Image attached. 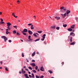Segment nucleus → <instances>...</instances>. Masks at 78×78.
Wrapping results in <instances>:
<instances>
[{
	"label": "nucleus",
	"instance_id": "57",
	"mask_svg": "<svg viewBox=\"0 0 78 78\" xmlns=\"http://www.w3.org/2000/svg\"><path fill=\"white\" fill-rule=\"evenodd\" d=\"M2 12H0V15H2Z\"/></svg>",
	"mask_w": 78,
	"mask_h": 78
},
{
	"label": "nucleus",
	"instance_id": "28",
	"mask_svg": "<svg viewBox=\"0 0 78 78\" xmlns=\"http://www.w3.org/2000/svg\"><path fill=\"white\" fill-rule=\"evenodd\" d=\"M36 78H39L40 77V76H39L38 75H36Z\"/></svg>",
	"mask_w": 78,
	"mask_h": 78
},
{
	"label": "nucleus",
	"instance_id": "26",
	"mask_svg": "<svg viewBox=\"0 0 78 78\" xmlns=\"http://www.w3.org/2000/svg\"><path fill=\"white\" fill-rule=\"evenodd\" d=\"M63 27H67V24H65V25H63Z\"/></svg>",
	"mask_w": 78,
	"mask_h": 78
},
{
	"label": "nucleus",
	"instance_id": "46",
	"mask_svg": "<svg viewBox=\"0 0 78 78\" xmlns=\"http://www.w3.org/2000/svg\"><path fill=\"white\" fill-rule=\"evenodd\" d=\"M15 15V14L14 13H12V16H14Z\"/></svg>",
	"mask_w": 78,
	"mask_h": 78
},
{
	"label": "nucleus",
	"instance_id": "19",
	"mask_svg": "<svg viewBox=\"0 0 78 78\" xmlns=\"http://www.w3.org/2000/svg\"><path fill=\"white\" fill-rule=\"evenodd\" d=\"M22 33L23 35H24L25 36H26V35H27V34H26V33H24V32H22Z\"/></svg>",
	"mask_w": 78,
	"mask_h": 78
},
{
	"label": "nucleus",
	"instance_id": "8",
	"mask_svg": "<svg viewBox=\"0 0 78 78\" xmlns=\"http://www.w3.org/2000/svg\"><path fill=\"white\" fill-rule=\"evenodd\" d=\"M30 65L32 66V67H35V66H36V65L34 63L30 64Z\"/></svg>",
	"mask_w": 78,
	"mask_h": 78
},
{
	"label": "nucleus",
	"instance_id": "18",
	"mask_svg": "<svg viewBox=\"0 0 78 78\" xmlns=\"http://www.w3.org/2000/svg\"><path fill=\"white\" fill-rule=\"evenodd\" d=\"M72 39H73L72 37H70V42H72Z\"/></svg>",
	"mask_w": 78,
	"mask_h": 78
},
{
	"label": "nucleus",
	"instance_id": "6",
	"mask_svg": "<svg viewBox=\"0 0 78 78\" xmlns=\"http://www.w3.org/2000/svg\"><path fill=\"white\" fill-rule=\"evenodd\" d=\"M28 33H29V34H30V35L33 34V32L31 31V30H28Z\"/></svg>",
	"mask_w": 78,
	"mask_h": 78
},
{
	"label": "nucleus",
	"instance_id": "39",
	"mask_svg": "<svg viewBox=\"0 0 78 78\" xmlns=\"http://www.w3.org/2000/svg\"><path fill=\"white\" fill-rule=\"evenodd\" d=\"M31 37V36H28V39H30V38Z\"/></svg>",
	"mask_w": 78,
	"mask_h": 78
},
{
	"label": "nucleus",
	"instance_id": "13",
	"mask_svg": "<svg viewBox=\"0 0 78 78\" xmlns=\"http://www.w3.org/2000/svg\"><path fill=\"white\" fill-rule=\"evenodd\" d=\"M30 28L31 30H34V27H33V25H31Z\"/></svg>",
	"mask_w": 78,
	"mask_h": 78
},
{
	"label": "nucleus",
	"instance_id": "21",
	"mask_svg": "<svg viewBox=\"0 0 78 78\" xmlns=\"http://www.w3.org/2000/svg\"><path fill=\"white\" fill-rule=\"evenodd\" d=\"M5 24V22H1L0 23V24H1L2 25V24Z\"/></svg>",
	"mask_w": 78,
	"mask_h": 78
},
{
	"label": "nucleus",
	"instance_id": "14",
	"mask_svg": "<svg viewBox=\"0 0 78 78\" xmlns=\"http://www.w3.org/2000/svg\"><path fill=\"white\" fill-rule=\"evenodd\" d=\"M68 31H72V29L70 28H69L68 29Z\"/></svg>",
	"mask_w": 78,
	"mask_h": 78
},
{
	"label": "nucleus",
	"instance_id": "5",
	"mask_svg": "<svg viewBox=\"0 0 78 78\" xmlns=\"http://www.w3.org/2000/svg\"><path fill=\"white\" fill-rule=\"evenodd\" d=\"M6 24L7 25V27H9V26H11V23H10L9 22L7 23Z\"/></svg>",
	"mask_w": 78,
	"mask_h": 78
},
{
	"label": "nucleus",
	"instance_id": "12",
	"mask_svg": "<svg viewBox=\"0 0 78 78\" xmlns=\"http://www.w3.org/2000/svg\"><path fill=\"white\" fill-rule=\"evenodd\" d=\"M60 18L59 17L56 16L55 17V18L57 20H59V19H60Z\"/></svg>",
	"mask_w": 78,
	"mask_h": 78
},
{
	"label": "nucleus",
	"instance_id": "4",
	"mask_svg": "<svg viewBox=\"0 0 78 78\" xmlns=\"http://www.w3.org/2000/svg\"><path fill=\"white\" fill-rule=\"evenodd\" d=\"M40 70L42 72H43L44 71V67L43 66H41L40 69Z\"/></svg>",
	"mask_w": 78,
	"mask_h": 78
},
{
	"label": "nucleus",
	"instance_id": "43",
	"mask_svg": "<svg viewBox=\"0 0 78 78\" xmlns=\"http://www.w3.org/2000/svg\"><path fill=\"white\" fill-rule=\"evenodd\" d=\"M7 28H8V29H9L8 30H11V28H9V27H7Z\"/></svg>",
	"mask_w": 78,
	"mask_h": 78
},
{
	"label": "nucleus",
	"instance_id": "22",
	"mask_svg": "<svg viewBox=\"0 0 78 78\" xmlns=\"http://www.w3.org/2000/svg\"><path fill=\"white\" fill-rule=\"evenodd\" d=\"M48 72L50 73H53V72L51 71V70H48Z\"/></svg>",
	"mask_w": 78,
	"mask_h": 78
},
{
	"label": "nucleus",
	"instance_id": "16",
	"mask_svg": "<svg viewBox=\"0 0 78 78\" xmlns=\"http://www.w3.org/2000/svg\"><path fill=\"white\" fill-rule=\"evenodd\" d=\"M51 28H53V29H55V26H51Z\"/></svg>",
	"mask_w": 78,
	"mask_h": 78
},
{
	"label": "nucleus",
	"instance_id": "33",
	"mask_svg": "<svg viewBox=\"0 0 78 78\" xmlns=\"http://www.w3.org/2000/svg\"><path fill=\"white\" fill-rule=\"evenodd\" d=\"M20 3V2L19 1V0H18L17 1V3H18V4H19Z\"/></svg>",
	"mask_w": 78,
	"mask_h": 78
},
{
	"label": "nucleus",
	"instance_id": "17",
	"mask_svg": "<svg viewBox=\"0 0 78 78\" xmlns=\"http://www.w3.org/2000/svg\"><path fill=\"white\" fill-rule=\"evenodd\" d=\"M34 55H35V51L32 54V56H34Z\"/></svg>",
	"mask_w": 78,
	"mask_h": 78
},
{
	"label": "nucleus",
	"instance_id": "2",
	"mask_svg": "<svg viewBox=\"0 0 78 78\" xmlns=\"http://www.w3.org/2000/svg\"><path fill=\"white\" fill-rule=\"evenodd\" d=\"M61 16H62V18L64 19V18H65V17L66 16V13H65L64 15L63 14H61Z\"/></svg>",
	"mask_w": 78,
	"mask_h": 78
},
{
	"label": "nucleus",
	"instance_id": "10",
	"mask_svg": "<svg viewBox=\"0 0 78 78\" xmlns=\"http://www.w3.org/2000/svg\"><path fill=\"white\" fill-rule=\"evenodd\" d=\"M21 72H22V73H23V74H24V73H25V71H23V69H22Z\"/></svg>",
	"mask_w": 78,
	"mask_h": 78
},
{
	"label": "nucleus",
	"instance_id": "54",
	"mask_svg": "<svg viewBox=\"0 0 78 78\" xmlns=\"http://www.w3.org/2000/svg\"><path fill=\"white\" fill-rule=\"evenodd\" d=\"M28 73L29 74H31V72L30 71H28Z\"/></svg>",
	"mask_w": 78,
	"mask_h": 78
},
{
	"label": "nucleus",
	"instance_id": "64",
	"mask_svg": "<svg viewBox=\"0 0 78 78\" xmlns=\"http://www.w3.org/2000/svg\"><path fill=\"white\" fill-rule=\"evenodd\" d=\"M23 68H24V69H25L26 68V66H24L23 67Z\"/></svg>",
	"mask_w": 78,
	"mask_h": 78
},
{
	"label": "nucleus",
	"instance_id": "35",
	"mask_svg": "<svg viewBox=\"0 0 78 78\" xmlns=\"http://www.w3.org/2000/svg\"><path fill=\"white\" fill-rule=\"evenodd\" d=\"M33 35L34 36H35V37H37V35H36V34H34Z\"/></svg>",
	"mask_w": 78,
	"mask_h": 78
},
{
	"label": "nucleus",
	"instance_id": "23",
	"mask_svg": "<svg viewBox=\"0 0 78 78\" xmlns=\"http://www.w3.org/2000/svg\"><path fill=\"white\" fill-rule=\"evenodd\" d=\"M35 70H36L38 69V67L37 66H36L35 67Z\"/></svg>",
	"mask_w": 78,
	"mask_h": 78
},
{
	"label": "nucleus",
	"instance_id": "27",
	"mask_svg": "<svg viewBox=\"0 0 78 78\" xmlns=\"http://www.w3.org/2000/svg\"><path fill=\"white\" fill-rule=\"evenodd\" d=\"M37 33H42V31H37Z\"/></svg>",
	"mask_w": 78,
	"mask_h": 78
},
{
	"label": "nucleus",
	"instance_id": "55",
	"mask_svg": "<svg viewBox=\"0 0 78 78\" xmlns=\"http://www.w3.org/2000/svg\"><path fill=\"white\" fill-rule=\"evenodd\" d=\"M63 10H64V11H66V9L65 8V9H63Z\"/></svg>",
	"mask_w": 78,
	"mask_h": 78
},
{
	"label": "nucleus",
	"instance_id": "53",
	"mask_svg": "<svg viewBox=\"0 0 78 78\" xmlns=\"http://www.w3.org/2000/svg\"><path fill=\"white\" fill-rule=\"evenodd\" d=\"M6 33L7 34H8L9 33V32H6Z\"/></svg>",
	"mask_w": 78,
	"mask_h": 78
},
{
	"label": "nucleus",
	"instance_id": "31",
	"mask_svg": "<svg viewBox=\"0 0 78 78\" xmlns=\"http://www.w3.org/2000/svg\"><path fill=\"white\" fill-rule=\"evenodd\" d=\"M32 75V78H34V74L33 73L31 74Z\"/></svg>",
	"mask_w": 78,
	"mask_h": 78
},
{
	"label": "nucleus",
	"instance_id": "60",
	"mask_svg": "<svg viewBox=\"0 0 78 78\" xmlns=\"http://www.w3.org/2000/svg\"><path fill=\"white\" fill-rule=\"evenodd\" d=\"M25 70H27V71H28V69H27L25 68Z\"/></svg>",
	"mask_w": 78,
	"mask_h": 78
},
{
	"label": "nucleus",
	"instance_id": "42",
	"mask_svg": "<svg viewBox=\"0 0 78 78\" xmlns=\"http://www.w3.org/2000/svg\"><path fill=\"white\" fill-rule=\"evenodd\" d=\"M17 35H20V34L19 33L17 32L16 33Z\"/></svg>",
	"mask_w": 78,
	"mask_h": 78
},
{
	"label": "nucleus",
	"instance_id": "15",
	"mask_svg": "<svg viewBox=\"0 0 78 78\" xmlns=\"http://www.w3.org/2000/svg\"><path fill=\"white\" fill-rule=\"evenodd\" d=\"M75 25H73L71 26V28H74V27H75Z\"/></svg>",
	"mask_w": 78,
	"mask_h": 78
},
{
	"label": "nucleus",
	"instance_id": "29",
	"mask_svg": "<svg viewBox=\"0 0 78 78\" xmlns=\"http://www.w3.org/2000/svg\"><path fill=\"white\" fill-rule=\"evenodd\" d=\"M56 29H57L58 30H59V27H57L56 28Z\"/></svg>",
	"mask_w": 78,
	"mask_h": 78
},
{
	"label": "nucleus",
	"instance_id": "45",
	"mask_svg": "<svg viewBox=\"0 0 78 78\" xmlns=\"http://www.w3.org/2000/svg\"><path fill=\"white\" fill-rule=\"evenodd\" d=\"M29 77H30V78H32V76H31V75H29Z\"/></svg>",
	"mask_w": 78,
	"mask_h": 78
},
{
	"label": "nucleus",
	"instance_id": "50",
	"mask_svg": "<svg viewBox=\"0 0 78 78\" xmlns=\"http://www.w3.org/2000/svg\"><path fill=\"white\" fill-rule=\"evenodd\" d=\"M32 62H35V60H32Z\"/></svg>",
	"mask_w": 78,
	"mask_h": 78
},
{
	"label": "nucleus",
	"instance_id": "40",
	"mask_svg": "<svg viewBox=\"0 0 78 78\" xmlns=\"http://www.w3.org/2000/svg\"><path fill=\"white\" fill-rule=\"evenodd\" d=\"M32 25V23H30L28 24L27 25H29V26H30V25Z\"/></svg>",
	"mask_w": 78,
	"mask_h": 78
},
{
	"label": "nucleus",
	"instance_id": "48",
	"mask_svg": "<svg viewBox=\"0 0 78 78\" xmlns=\"http://www.w3.org/2000/svg\"><path fill=\"white\" fill-rule=\"evenodd\" d=\"M64 62H62V65H64Z\"/></svg>",
	"mask_w": 78,
	"mask_h": 78
},
{
	"label": "nucleus",
	"instance_id": "52",
	"mask_svg": "<svg viewBox=\"0 0 78 78\" xmlns=\"http://www.w3.org/2000/svg\"><path fill=\"white\" fill-rule=\"evenodd\" d=\"M1 20L2 21V22H3V19L2 18L1 19Z\"/></svg>",
	"mask_w": 78,
	"mask_h": 78
},
{
	"label": "nucleus",
	"instance_id": "41",
	"mask_svg": "<svg viewBox=\"0 0 78 78\" xmlns=\"http://www.w3.org/2000/svg\"><path fill=\"white\" fill-rule=\"evenodd\" d=\"M44 78V76H40V78Z\"/></svg>",
	"mask_w": 78,
	"mask_h": 78
},
{
	"label": "nucleus",
	"instance_id": "30",
	"mask_svg": "<svg viewBox=\"0 0 78 78\" xmlns=\"http://www.w3.org/2000/svg\"><path fill=\"white\" fill-rule=\"evenodd\" d=\"M45 37H43V39H41V41H44V39H45Z\"/></svg>",
	"mask_w": 78,
	"mask_h": 78
},
{
	"label": "nucleus",
	"instance_id": "11",
	"mask_svg": "<svg viewBox=\"0 0 78 78\" xmlns=\"http://www.w3.org/2000/svg\"><path fill=\"white\" fill-rule=\"evenodd\" d=\"M75 42H73L70 44V45H75Z\"/></svg>",
	"mask_w": 78,
	"mask_h": 78
},
{
	"label": "nucleus",
	"instance_id": "61",
	"mask_svg": "<svg viewBox=\"0 0 78 78\" xmlns=\"http://www.w3.org/2000/svg\"><path fill=\"white\" fill-rule=\"evenodd\" d=\"M37 54L38 55H39V52H37Z\"/></svg>",
	"mask_w": 78,
	"mask_h": 78
},
{
	"label": "nucleus",
	"instance_id": "38",
	"mask_svg": "<svg viewBox=\"0 0 78 78\" xmlns=\"http://www.w3.org/2000/svg\"><path fill=\"white\" fill-rule=\"evenodd\" d=\"M13 27H14V28H15L16 29H17V26H13Z\"/></svg>",
	"mask_w": 78,
	"mask_h": 78
},
{
	"label": "nucleus",
	"instance_id": "58",
	"mask_svg": "<svg viewBox=\"0 0 78 78\" xmlns=\"http://www.w3.org/2000/svg\"><path fill=\"white\" fill-rule=\"evenodd\" d=\"M35 34H37V35H38V36H39V34H38V33H36Z\"/></svg>",
	"mask_w": 78,
	"mask_h": 78
},
{
	"label": "nucleus",
	"instance_id": "9",
	"mask_svg": "<svg viewBox=\"0 0 78 78\" xmlns=\"http://www.w3.org/2000/svg\"><path fill=\"white\" fill-rule=\"evenodd\" d=\"M70 11L68 10H67L66 12V14H69V13H70Z\"/></svg>",
	"mask_w": 78,
	"mask_h": 78
},
{
	"label": "nucleus",
	"instance_id": "3",
	"mask_svg": "<svg viewBox=\"0 0 78 78\" xmlns=\"http://www.w3.org/2000/svg\"><path fill=\"white\" fill-rule=\"evenodd\" d=\"M22 32H24L25 33H27V32H28V30H27V29H24L23 31H22Z\"/></svg>",
	"mask_w": 78,
	"mask_h": 78
},
{
	"label": "nucleus",
	"instance_id": "59",
	"mask_svg": "<svg viewBox=\"0 0 78 78\" xmlns=\"http://www.w3.org/2000/svg\"><path fill=\"white\" fill-rule=\"evenodd\" d=\"M76 20H78V17H76Z\"/></svg>",
	"mask_w": 78,
	"mask_h": 78
},
{
	"label": "nucleus",
	"instance_id": "34",
	"mask_svg": "<svg viewBox=\"0 0 78 78\" xmlns=\"http://www.w3.org/2000/svg\"><path fill=\"white\" fill-rule=\"evenodd\" d=\"M64 7H60V9H64Z\"/></svg>",
	"mask_w": 78,
	"mask_h": 78
},
{
	"label": "nucleus",
	"instance_id": "20",
	"mask_svg": "<svg viewBox=\"0 0 78 78\" xmlns=\"http://www.w3.org/2000/svg\"><path fill=\"white\" fill-rule=\"evenodd\" d=\"M40 40V38H38V39H37L35 41V42H36L37 41H39V40Z\"/></svg>",
	"mask_w": 78,
	"mask_h": 78
},
{
	"label": "nucleus",
	"instance_id": "63",
	"mask_svg": "<svg viewBox=\"0 0 78 78\" xmlns=\"http://www.w3.org/2000/svg\"><path fill=\"white\" fill-rule=\"evenodd\" d=\"M19 73H20V74H21V71H20Z\"/></svg>",
	"mask_w": 78,
	"mask_h": 78
},
{
	"label": "nucleus",
	"instance_id": "49",
	"mask_svg": "<svg viewBox=\"0 0 78 78\" xmlns=\"http://www.w3.org/2000/svg\"><path fill=\"white\" fill-rule=\"evenodd\" d=\"M44 44H45V45H46L47 44V43L46 42L44 41Z\"/></svg>",
	"mask_w": 78,
	"mask_h": 78
},
{
	"label": "nucleus",
	"instance_id": "47",
	"mask_svg": "<svg viewBox=\"0 0 78 78\" xmlns=\"http://www.w3.org/2000/svg\"><path fill=\"white\" fill-rule=\"evenodd\" d=\"M46 35L45 34H44L42 36V37H45Z\"/></svg>",
	"mask_w": 78,
	"mask_h": 78
},
{
	"label": "nucleus",
	"instance_id": "32",
	"mask_svg": "<svg viewBox=\"0 0 78 78\" xmlns=\"http://www.w3.org/2000/svg\"><path fill=\"white\" fill-rule=\"evenodd\" d=\"M32 71L34 73H36V71L34 70H33Z\"/></svg>",
	"mask_w": 78,
	"mask_h": 78
},
{
	"label": "nucleus",
	"instance_id": "56",
	"mask_svg": "<svg viewBox=\"0 0 78 78\" xmlns=\"http://www.w3.org/2000/svg\"><path fill=\"white\" fill-rule=\"evenodd\" d=\"M9 42H11V40H9Z\"/></svg>",
	"mask_w": 78,
	"mask_h": 78
},
{
	"label": "nucleus",
	"instance_id": "44",
	"mask_svg": "<svg viewBox=\"0 0 78 78\" xmlns=\"http://www.w3.org/2000/svg\"><path fill=\"white\" fill-rule=\"evenodd\" d=\"M6 32H8V29H7L6 30Z\"/></svg>",
	"mask_w": 78,
	"mask_h": 78
},
{
	"label": "nucleus",
	"instance_id": "36",
	"mask_svg": "<svg viewBox=\"0 0 78 78\" xmlns=\"http://www.w3.org/2000/svg\"><path fill=\"white\" fill-rule=\"evenodd\" d=\"M22 57H24V55H23V52H22Z\"/></svg>",
	"mask_w": 78,
	"mask_h": 78
},
{
	"label": "nucleus",
	"instance_id": "62",
	"mask_svg": "<svg viewBox=\"0 0 78 78\" xmlns=\"http://www.w3.org/2000/svg\"><path fill=\"white\" fill-rule=\"evenodd\" d=\"M21 41V42H23V40H20Z\"/></svg>",
	"mask_w": 78,
	"mask_h": 78
},
{
	"label": "nucleus",
	"instance_id": "7",
	"mask_svg": "<svg viewBox=\"0 0 78 78\" xmlns=\"http://www.w3.org/2000/svg\"><path fill=\"white\" fill-rule=\"evenodd\" d=\"M70 36H72L73 37L75 36V34L72 32L70 33Z\"/></svg>",
	"mask_w": 78,
	"mask_h": 78
},
{
	"label": "nucleus",
	"instance_id": "37",
	"mask_svg": "<svg viewBox=\"0 0 78 78\" xmlns=\"http://www.w3.org/2000/svg\"><path fill=\"white\" fill-rule=\"evenodd\" d=\"M5 70L7 72H8V69L7 68V67H5Z\"/></svg>",
	"mask_w": 78,
	"mask_h": 78
},
{
	"label": "nucleus",
	"instance_id": "51",
	"mask_svg": "<svg viewBox=\"0 0 78 78\" xmlns=\"http://www.w3.org/2000/svg\"><path fill=\"white\" fill-rule=\"evenodd\" d=\"M26 61H27V62H29V61H28V59H27V58L26 59Z\"/></svg>",
	"mask_w": 78,
	"mask_h": 78
},
{
	"label": "nucleus",
	"instance_id": "24",
	"mask_svg": "<svg viewBox=\"0 0 78 78\" xmlns=\"http://www.w3.org/2000/svg\"><path fill=\"white\" fill-rule=\"evenodd\" d=\"M13 34H15V33H16V30H13Z\"/></svg>",
	"mask_w": 78,
	"mask_h": 78
},
{
	"label": "nucleus",
	"instance_id": "1",
	"mask_svg": "<svg viewBox=\"0 0 78 78\" xmlns=\"http://www.w3.org/2000/svg\"><path fill=\"white\" fill-rule=\"evenodd\" d=\"M2 38V39H4L5 42H6V41L8 40V38L6 37V36H2L1 37Z\"/></svg>",
	"mask_w": 78,
	"mask_h": 78
},
{
	"label": "nucleus",
	"instance_id": "25",
	"mask_svg": "<svg viewBox=\"0 0 78 78\" xmlns=\"http://www.w3.org/2000/svg\"><path fill=\"white\" fill-rule=\"evenodd\" d=\"M28 69H30V70H32V68H31V67L30 66H29L28 67Z\"/></svg>",
	"mask_w": 78,
	"mask_h": 78
}]
</instances>
